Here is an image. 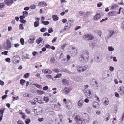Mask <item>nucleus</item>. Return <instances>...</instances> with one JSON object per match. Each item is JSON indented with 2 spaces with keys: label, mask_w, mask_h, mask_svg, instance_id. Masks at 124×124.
<instances>
[{
  "label": "nucleus",
  "mask_w": 124,
  "mask_h": 124,
  "mask_svg": "<svg viewBox=\"0 0 124 124\" xmlns=\"http://www.w3.org/2000/svg\"><path fill=\"white\" fill-rule=\"evenodd\" d=\"M89 53L86 50L83 51L81 53L80 57L79 58L80 61L83 62H87L89 59Z\"/></svg>",
  "instance_id": "obj_1"
},
{
  "label": "nucleus",
  "mask_w": 124,
  "mask_h": 124,
  "mask_svg": "<svg viewBox=\"0 0 124 124\" xmlns=\"http://www.w3.org/2000/svg\"><path fill=\"white\" fill-rule=\"evenodd\" d=\"M81 115L83 117V120L85 123H88L90 122V118L87 114L83 113H81Z\"/></svg>",
  "instance_id": "obj_2"
},
{
  "label": "nucleus",
  "mask_w": 124,
  "mask_h": 124,
  "mask_svg": "<svg viewBox=\"0 0 124 124\" xmlns=\"http://www.w3.org/2000/svg\"><path fill=\"white\" fill-rule=\"evenodd\" d=\"M63 102L65 104V106L67 109H69L71 108L72 106V102L70 100L67 101L66 99L65 98L63 99Z\"/></svg>",
  "instance_id": "obj_3"
},
{
  "label": "nucleus",
  "mask_w": 124,
  "mask_h": 124,
  "mask_svg": "<svg viewBox=\"0 0 124 124\" xmlns=\"http://www.w3.org/2000/svg\"><path fill=\"white\" fill-rule=\"evenodd\" d=\"M74 118L77 123L78 124H82V120L80 118L79 116L77 114H74L73 116Z\"/></svg>",
  "instance_id": "obj_4"
},
{
  "label": "nucleus",
  "mask_w": 124,
  "mask_h": 124,
  "mask_svg": "<svg viewBox=\"0 0 124 124\" xmlns=\"http://www.w3.org/2000/svg\"><path fill=\"white\" fill-rule=\"evenodd\" d=\"M87 65H85L84 67L81 66H79L77 69V71L79 73L83 72L86 70L88 68Z\"/></svg>",
  "instance_id": "obj_5"
},
{
  "label": "nucleus",
  "mask_w": 124,
  "mask_h": 124,
  "mask_svg": "<svg viewBox=\"0 0 124 124\" xmlns=\"http://www.w3.org/2000/svg\"><path fill=\"white\" fill-rule=\"evenodd\" d=\"M84 38L87 40H91L93 39L94 37L91 34H86L84 36Z\"/></svg>",
  "instance_id": "obj_6"
},
{
  "label": "nucleus",
  "mask_w": 124,
  "mask_h": 124,
  "mask_svg": "<svg viewBox=\"0 0 124 124\" xmlns=\"http://www.w3.org/2000/svg\"><path fill=\"white\" fill-rule=\"evenodd\" d=\"M20 59V57L17 56H14L12 58L13 62L15 64L18 63Z\"/></svg>",
  "instance_id": "obj_7"
},
{
  "label": "nucleus",
  "mask_w": 124,
  "mask_h": 124,
  "mask_svg": "<svg viewBox=\"0 0 124 124\" xmlns=\"http://www.w3.org/2000/svg\"><path fill=\"white\" fill-rule=\"evenodd\" d=\"M71 89L70 87H65L64 89L62 90V92L63 93L67 94L69 93Z\"/></svg>",
  "instance_id": "obj_8"
},
{
  "label": "nucleus",
  "mask_w": 124,
  "mask_h": 124,
  "mask_svg": "<svg viewBox=\"0 0 124 124\" xmlns=\"http://www.w3.org/2000/svg\"><path fill=\"white\" fill-rule=\"evenodd\" d=\"M42 71L43 73L44 74H50L52 73L51 71L50 70L48 69H43Z\"/></svg>",
  "instance_id": "obj_9"
},
{
  "label": "nucleus",
  "mask_w": 124,
  "mask_h": 124,
  "mask_svg": "<svg viewBox=\"0 0 124 124\" xmlns=\"http://www.w3.org/2000/svg\"><path fill=\"white\" fill-rule=\"evenodd\" d=\"M4 2L8 6H10L13 3V0H5Z\"/></svg>",
  "instance_id": "obj_10"
},
{
  "label": "nucleus",
  "mask_w": 124,
  "mask_h": 124,
  "mask_svg": "<svg viewBox=\"0 0 124 124\" xmlns=\"http://www.w3.org/2000/svg\"><path fill=\"white\" fill-rule=\"evenodd\" d=\"M115 32L113 30H110L109 33H108V36L107 38L108 39L111 37L114 34Z\"/></svg>",
  "instance_id": "obj_11"
},
{
  "label": "nucleus",
  "mask_w": 124,
  "mask_h": 124,
  "mask_svg": "<svg viewBox=\"0 0 124 124\" xmlns=\"http://www.w3.org/2000/svg\"><path fill=\"white\" fill-rule=\"evenodd\" d=\"M7 44L5 48L7 50H8L11 47V43L9 40H8L7 41Z\"/></svg>",
  "instance_id": "obj_12"
},
{
  "label": "nucleus",
  "mask_w": 124,
  "mask_h": 124,
  "mask_svg": "<svg viewBox=\"0 0 124 124\" xmlns=\"http://www.w3.org/2000/svg\"><path fill=\"white\" fill-rule=\"evenodd\" d=\"M119 92L120 94H122L124 93V88L123 86H122L120 87L119 89Z\"/></svg>",
  "instance_id": "obj_13"
},
{
  "label": "nucleus",
  "mask_w": 124,
  "mask_h": 124,
  "mask_svg": "<svg viewBox=\"0 0 124 124\" xmlns=\"http://www.w3.org/2000/svg\"><path fill=\"white\" fill-rule=\"evenodd\" d=\"M38 5L41 7H44L46 6L47 4L45 2L42 1L39 2L38 4Z\"/></svg>",
  "instance_id": "obj_14"
},
{
  "label": "nucleus",
  "mask_w": 124,
  "mask_h": 124,
  "mask_svg": "<svg viewBox=\"0 0 124 124\" xmlns=\"http://www.w3.org/2000/svg\"><path fill=\"white\" fill-rule=\"evenodd\" d=\"M62 83L64 85H68L69 84V82L67 79H64L62 80Z\"/></svg>",
  "instance_id": "obj_15"
},
{
  "label": "nucleus",
  "mask_w": 124,
  "mask_h": 124,
  "mask_svg": "<svg viewBox=\"0 0 124 124\" xmlns=\"http://www.w3.org/2000/svg\"><path fill=\"white\" fill-rule=\"evenodd\" d=\"M84 101L82 100H79L78 102V105L80 108L82 107L83 105Z\"/></svg>",
  "instance_id": "obj_16"
},
{
  "label": "nucleus",
  "mask_w": 124,
  "mask_h": 124,
  "mask_svg": "<svg viewBox=\"0 0 124 124\" xmlns=\"http://www.w3.org/2000/svg\"><path fill=\"white\" fill-rule=\"evenodd\" d=\"M103 100L104 101L103 103L105 106L108 105L109 104V101L107 98H104L103 99Z\"/></svg>",
  "instance_id": "obj_17"
},
{
  "label": "nucleus",
  "mask_w": 124,
  "mask_h": 124,
  "mask_svg": "<svg viewBox=\"0 0 124 124\" xmlns=\"http://www.w3.org/2000/svg\"><path fill=\"white\" fill-rule=\"evenodd\" d=\"M109 76V74L107 73V72L106 71L104 72L102 75V77L103 79H105Z\"/></svg>",
  "instance_id": "obj_18"
},
{
  "label": "nucleus",
  "mask_w": 124,
  "mask_h": 124,
  "mask_svg": "<svg viewBox=\"0 0 124 124\" xmlns=\"http://www.w3.org/2000/svg\"><path fill=\"white\" fill-rule=\"evenodd\" d=\"M70 21H68V22L66 24V26L65 27H67V28H64V31H65L66 30V29H67V30H68L70 28V23L69 22H70Z\"/></svg>",
  "instance_id": "obj_19"
},
{
  "label": "nucleus",
  "mask_w": 124,
  "mask_h": 124,
  "mask_svg": "<svg viewBox=\"0 0 124 124\" xmlns=\"http://www.w3.org/2000/svg\"><path fill=\"white\" fill-rule=\"evenodd\" d=\"M84 93L85 96L87 97H88V96H89L91 94V91L90 90H87L85 92H84Z\"/></svg>",
  "instance_id": "obj_20"
},
{
  "label": "nucleus",
  "mask_w": 124,
  "mask_h": 124,
  "mask_svg": "<svg viewBox=\"0 0 124 124\" xmlns=\"http://www.w3.org/2000/svg\"><path fill=\"white\" fill-rule=\"evenodd\" d=\"M116 14V13L115 11L110 12L108 13V15L111 16H114Z\"/></svg>",
  "instance_id": "obj_21"
},
{
  "label": "nucleus",
  "mask_w": 124,
  "mask_h": 124,
  "mask_svg": "<svg viewBox=\"0 0 124 124\" xmlns=\"http://www.w3.org/2000/svg\"><path fill=\"white\" fill-rule=\"evenodd\" d=\"M101 17V15L100 14L97 13L95 16L93 17V19L95 20H97L99 19Z\"/></svg>",
  "instance_id": "obj_22"
},
{
  "label": "nucleus",
  "mask_w": 124,
  "mask_h": 124,
  "mask_svg": "<svg viewBox=\"0 0 124 124\" xmlns=\"http://www.w3.org/2000/svg\"><path fill=\"white\" fill-rule=\"evenodd\" d=\"M52 18L53 20L54 21H57L59 19V17L55 15L52 16Z\"/></svg>",
  "instance_id": "obj_23"
},
{
  "label": "nucleus",
  "mask_w": 124,
  "mask_h": 124,
  "mask_svg": "<svg viewBox=\"0 0 124 124\" xmlns=\"http://www.w3.org/2000/svg\"><path fill=\"white\" fill-rule=\"evenodd\" d=\"M43 39L41 37L39 38L36 40V42L38 44H39L43 40Z\"/></svg>",
  "instance_id": "obj_24"
},
{
  "label": "nucleus",
  "mask_w": 124,
  "mask_h": 124,
  "mask_svg": "<svg viewBox=\"0 0 124 124\" xmlns=\"http://www.w3.org/2000/svg\"><path fill=\"white\" fill-rule=\"evenodd\" d=\"M6 108H2L0 109V115H3V113L4 112V110Z\"/></svg>",
  "instance_id": "obj_25"
},
{
  "label": "nucleus",
  "mask_w": 124,
  "mask_h": 124,
  "mask_svg": "<svg viewBox=\"0 0 124 124\" xmlns=\"http://www.w3.org/2000/svg\"><path fill=\"white\" fill-rule=\"evenodd\" d=\"M94 103L93 105V108H97L98 107V105L99 103L96 102H94Z\"/></svg>",
  "instance_id": "obj_26"
},
{
  "label": "nucleus",
  "mask_w": 124,
  "mask_h": 124,
  "mask_svg": "<svg viewBox=\"0 0 124 124\" xmlns=\"http://www.w3.org/2000/svg\"><path fill=\"white\" fill-rule=\"evenodd\" d=\"M39 25V22L38 21H36L34 23V25L35 27L38 26Z\"/></svg>",
  "instance_id": "obj_27"
},
{
  "label": "nucleus",
  "mask_w": 124,
  "mask_h": 124,
  "mask_svg": "<svg viewBox=\"0 0 124 124\" xmlns=\"http://www.w3.org/2000/svg\"><path fill=\"white\" fill-rule=\"evenodd\" d=\"M37 92L39 95H41L44 93V92L43 91L40 90L37 91Z\"/></svg>",
  "instance_id": "obj_28"
},
{
  "label": "nucleus",
  "mask_w": 124,
  "mask_h": 124,
  "mask_svg": "<svg viewBox=\"0 0 124 124\" xmlns=\"http://www.w3.org/2000/svg\"><path fill=\"white\" fill-rule=\"evenodd\" d=\"M42 23L45 25H47L49 24V22L48 21H42Z\"/></svg>",
  "instance_id": "obj_29"
},
{
  "label": "nucleus",
  "mask_w": 124,
  "mask_h": 124,
  "mask_svg": "<svg viewBox=\"0 0 124 124\" xmlns=\"http://www.w3.org/2000/svg\"><path fill=\"white\" fill-rule=\"evenodd\" d=\"M62 74L61 73L58 74L54 77V78H60L62 76Z\"/></svg>",
  "instance_id": "obj_30"
},
{
  "label": "nucleus",
  "mask_w": 124,
  "mask_h": 124,
  "mask_svg": "<svg viewBox=\"0 0 124 124\" xmlns=\"http://www.w3.org/2000/svg\"><path fill=\"white\" fill-rule=\"evenodd\" d=\"M108 49L109 51L110 52L113 51L114 50V49L111 46H108Z\"/></svg>",
  "instance_id": "obj_31"
},
{
  "label": "nucleus",
  "mask_w": 124,
  "mask_h": 124,
  "mask_svg": "<svg viewBox=\"0 0 124 124\" xmlns=\"http://www.w3.org/2000/svg\"><path fill=\"white\" fill-rule=\"evenodd\" d=\"M117 7L118 5L117 4H114L111 7V8L112 9H114Z\"/></svg>",
  "instance_id": "obj_32"
},
{
  "label": "nucleus",
  "mask_w": 124,
  "mask_h": 124,
  "mask_svg": "<svg viewBox=\"0 0 124 124\" xmlns=\"http://www.w3.org/2000/svg\"><path fill=\"white\" fill-rule=\"evenodd\" d=\"M33 85L38 88H42V86L41 85H39L37 84H34Z\"/></svg>",
  "instance_id": "obj_33"
},
{
  "label": "nucleus",
  "mask_w": 124,
  "mask_h": 124,
  "mask_svg": "<svg viewBox=\"0 0 124 124\" xmlns=\"http://www.w3.org/2000/svg\"><path fill=\"white\" fill-rule=\"evenodd\" d=\"M43 99L44 101L46 103L47 102L49 101V98L47 97H44Z\"/></svg>",
  "instance_id": "obj_34"
},
{
  "label": "nucleus",
  "mask_w": 124,
  "mask_h": 124,
  "mask_svg": "<svg viewBox=\"0 0 124 124\" xmlns=\"http://www.w3.org/2000/svg\"><path fill=\"white\" fill-rule=\"evenodd\" d=\"M31 121L30 119L27 118L25 121V123L26 124H29Z\"/></svg>",
  "instance_id": "obj_35"
},
{
  "label": "nucleus",
  "mask_w": 124,
  "mask_h": 124,
  "mask_svg": "<svg viewBox=\"0 0 124 124\" xmlns=\"http://www.w3.org/2000/svg\"><path fill=\"white\" fill-rule=\"evenodd\" d=\"M4 5L3 3H0V10H2L4 8Z\"/></svg>",
  "instance_id": "obj_36"
},
{
  "label": "nucleus",
  "mask_w": 124,
  "mask_h": 124,
  "mask_svg": "<svg viewBox=\"0 0 124 124\" xmlns=\"http://www.w3.org/2000/svg\"><path fill=\"white\" fill-rule=\"evenodd\" d=\"M25 80L22 79L20 80V83L22 85H23L25 82Z\"/></svg>",
  "instance_id": "obj_37"
},
{
  "label": "nucleus",
  "mask_w": 124,
  "mask_h": 124,
  "mask_svg": "<svg viewBox=\"0 0 124 124\" xmlns=\"http://www.w3.org/2000/svg\"><path fill=\"white\" fill-rule=\"evenodd\" d=\"M30 75V73H27L25 74L24 76L23 77L25 78H27L29 77Z\"/></svg>",
  "instance_id": "obj_38"
},
{
  "label": "nucleus",
  "mask_w": 124,
  "mask_h": 124,
  "mask_svg": "<svg viewBox=\"0 0 124 124\" xmlns=\"http://www.w3.org/2000/svg\"><path fill=\"white\" fill-rule=\"evenodd\" d=\"M47 30L46 28H42L40 29V31L42 32H44Z\"/></svg>",
  "instance_id": "obj_39"
},
{
  "label": "nucleus",
  "mask_w": 124,
  "mask_h": 124,
  "mask_svg": "<svg viewBox=\"0 0 124 124\" xmlns=\"http://www.w3.org/2000/svg\"><path fill=\"white\" fill-rule=\"evenodd\" d=\"M20 42L22 45H23L24 43V39L22 38H21L20 39Z\"/></svg>",
  "instance_id": "obj_40"
},
{
  "label": "nucleus",
  "mask_w": 124,
  "mask_h": 124,
  "mask_svg": "<svg viewBox=\"0 0 124 124\" xmlns=\"http://www.w3.org/2000/svg\"><path fill=\"white\" fill-rule=\"evenodd\" d=\"M84 13H85L82 11H80L79 12V14L80 16H83Z\"/></svg>",
  "instance_id": "obj_41"
},
{
  "label": "nucleus",
  "mask_w": 124,
  "mask_h": 124,
  "mask_svg": "<svg viewBox=\"0 0 124 124\" xmlns=\"http://www.w3.org/2000/svg\"><path fill=\"white\" fill-rule=\"evenodd\" d=\"M23 15L25 16H26L28 14V13L26 11H24L23 12Z\"/></svg>",
  "instance_id": "obj_42"
},
{
  "label": "nucleus",
  "mask_w": 124,
  "mask_h": 124,
  "mask_svg": "<svg viewBox=\"0 0 124 124\" xmlns=\"http://www.w3.org/2000/svg\"><path fill=\"white\" fill-rule=\"evenodd\" d=\"M30 8L32 9H34L36 8V6L34 5H32L30 7Z\"/></svg>",
  "instance_id": "obj_43"
},
{
  "label": "nucleus",
  "mask_w": 124,
  "mask_h": 124,
  "mask_svg": "<svg viewBox=\"0 0 124 124\" xmlns=\"http://www.w3.org/2000/svg\"><path fill=\"white\" fill-rule=\"evenodd\" d=\"M90 13L88 12H87L85 14L84 16L85 17H87L88 16V15L90 14Z\"/></svg>",
  "instance_id": "obj_44"
},
{
  "label": "nucleus",
  "mask_w": 124,
  "mask_h": 124,
  "mask_svg": "<svg viewBox=\"0 0 124 124\" xmlns=\"http://www.w3.org/2000/svg\"><path fill=\"white\" fill-rule=\"evenodd\" d=\"M23 24H20L19 25V28L20 30H23L24 29V28L23 26Z\"/></svg>",
  "instance_id": "obj_45"
},
{
  "label": "nucleus",
  "mask_w": 124,
  "mask_h": 124,
  "mask_svg": "<svg viewBox=\"0 0 124 124\" xmlns=\"http://www.w3.org/2000/svg\"><path fill=\"white\" fill-rule=\"evenodd\" d=\"M41 98V97L40 96H39L37 98H35L34 99V101L37 102L38 99H40Z\"/></svg>",
  "instance_id": "obj_46"
},
{
  "label": "nucleus",
  "mask_w": 124,
  "mask_h": 124,
  "mask_svg": "<svg viewBox=\"0 0 124 124\" xmlns=\"http://www.w3.org/2000/svg\"><path fill=\"white\" fill-rule=\"evenodd\" d=\"M101 60L102 59H101V58H100L99 56H98L97 57L96 60L98 62H100Z\"/></svg>",
  "instance_id": "obj_47"
},
{
  "label": "nucleus",
  "mask_w": 124,
  "mask_h": 124,
  "mask_svg": "<svg viewBox=\"0 0 124 124\" xmlns=\"http://www.w3.org/2000/svg\"><path fill=\"white\" fill-rule=\"evenodd\" d=\"M53 31L52 28L51 27L49 28L48 30V32L49 33H52Z\"/></svg>",
  "instance_id": "obj_48"
},
{
  "label": "nucleus",
  "mask_w": 124,
  "mask_h": 124,
  "mask_svg": "<svg viewBox=\"0 0 124 124\" xmlns=\"http://www.w3.org/2000/svg\"><path fill=\"white\" fill-rule=\"evenodd\" d=\"M45 47L47 48H51V47L48 44H46L45 45Z\"/></svg>",
  "instance_id": "obj_49"
},
{
  "label": "nucleus",
  "mask_w": 124,
  "mask_h": 124,
  "mask_svg": "<svg viewBox=\"0 0 124 124\" xmlns=\"http://www.w3.org/2000/svg\"><path fill=\"white\" fill-rule=\"evenodd\" d=\"M12 98L13 99V101H14L15 100H17L18 99H19V97L18 96H17L16 97H15L14 96H13Z\"/></svg>",
  "instance_id": "obj_50"
},
{
  "label": "nucleus",
  "mask_w": 124,
  "mask_h": 124,
  "mask_svg": "<svg viewBox=\"0 0 124 124\" xmlns=\"http://www.w3.org/2000/svg\"><path fill=\"white\" fill-rule=\"evenodd\" d=\"M30 58V55L29 54H27L24 57V58L26 59H29Z\"/></svg>",
  "instance_id": "obj_51"
},
{
  "label": "nucleus",
  "mask_w": 124,
  "mask_h": 124,
  "mask_svg": "<svg viewBox=\"0 0 124 124\" xmlns=\"http://www.w3.org/2000/svg\"><path fill=\"white\" fill-rule=\"evenodd\" d=\"M55 61V59L54 58V57L51 58V60L50 62L52 63H54Z\"/></svg>",
  "instance_id": "obj_52"
},
{
  "label": "nucleus",
  "mask_w": 124,
  "mask_h": 124,
  "mask_svg": "<svg viewBox=\"0 0 124 124\" xmlns=\"http://www.w3.org/2000/svg\"><path fill=\"white\" fill-rule=\"evenodd\" d=\"M40 99H38V101L37 102H38V103H42V98L41 97V98Z\"/></svg>",
  "instance_id": "obj_53"
},
{
  "label": "nucleus",
  "mask_w": 124,
  "mask_h": 124,
  "mask_svg": "<svg viewBox=\"0 0 124 124\" xmlns=\"http://www.w3.org/2000/svg\"><path fill=\"white\" fill-rule=\"evenodd\" d=\"M34 41L33 40V39H31L28 40V42L30 43H33Z\"/></svg>",
  "instance_id": "obj_54"
},
{
  "label": "nucleus",
  "mask_w": 124,
  "mask_h": 124,
  "mask_svg": "<svg viewBox=\"0 0 124 124\" xmlns=\"http://www.w3.org/2000/svg\"><path fill=\"white\" fill-rule=\"evenodd\" d=\"M20 21L23 23H25L26 22V21L24 19H21L20 20Z\"/></svg>",
  "instance_id": "obj_55"
},
{
  "label": "nucleus",
  "mask_w": 124,
  "mask_h": 124,
  "mask_svg": "<svg viewBox=\"0 0 124 124\" xmlns=\"http://www.w3.org/2000/svg\"><path fill=\"white\" fill-rule=\"evenodd\" d=\"M108 18L107 17H106L105 19H103L100 21L101 23H102L103 22H105L107 20Z\"/></svg>",
  "instance_id": "obj_56"
},
{
  "label": "nucleus",
  "mask_w": 124,
  "mask_h": 124,
  "mask_svg": "<svg viewBox=\"0 0 124 124\" xmlns=\"http://www.w3.org/2000/svg\"><path fill=\"white\" fill-rule=\"evenodd\" d=\"M109 70L111 72L113 71L114 70V68L113 67L110 66V67Z\"/></svg>",
  "instance_id": "obj_57"
},
{
  "label": "nucleus",
  "mask_w": 124,
  "mask_h": 124,
  "mask_svg": "<svg viewBox=\"0 0 124 124\" xmlns=\"http://www.w3.org/2000/svg\"><path fill=\"white\" fill-rule=\"evenodd\" d=\"M38 54V52L36 51H33L32 52V54L34 56H35Z\"/></svg>",
  "instance_id": "obj_58"
},
{
  "label": "nucleus",
  "mask_w": 124,
  "mask_h": 124,
  "mask_svg": "<svg viewBox=\"0 0 124 124\" xmlns=\"http://www.w3.org/2000/svg\"><path fill=\"white\" fill-rule=\"evenodd\" d=\"M110 118V117L108 116L107 117L104 118V121H108L109 120V119Z\"/></svg>",
  "instance_id": "obj_59"
},
{
  "label": "nucleus",
  "mask_w": 124,
  "mask_h": 124,
  "mask_svg": "<svg viewBox=\"0 0 124 124\" xmlns=\"http://www.w3.org/2000/svg\"><path fill=\"white\" fill-rule=\"evenodd\" d=\"M5 60L6 61L8 62H10V59L9 58H6Z\"/></svg>",
  "instance_id": "obj_60"
},
{
  "label": "nucleus",
  "mask_w": 124,
  "mask_h": 124,
  "mask_svg": "<svg viewBox=\"0 0 124 124\" xmlns=\"http://www.w3.org/2000/svg\"><path fill=\"white\" fill-rule=\"evenodd\" d=\"M53 71L56 73H58L59 72L58 69H54L53 70Z\"/></svg>",
  "instance_id": "obj_61"
},
{
  "label": "nucleus",
  "mask_w": 124,
  "mask_h": 124,
  "mask_svg": "<svg viewBox=\"0 0 124 124\" xmlns=\"http://www.w3.org/2000/svg\"><path fill=\"white\" fill-rule=\"evenodd\" d=\"M7 95L6 94L4 95L2 97V99L3 100L5 99L7 97Z\"/></svg>",
  "instance_id": "obj_62"
},
{
  "label": "nucleus",
  "mask_w": 124,
  "mask_h": 124,
  "mask_svg": "<svg viewBox=\"0 0 124 124\" xmlns=\"http://www.w3.org/2000/svg\"><path fill=\"white\" fill-rule=\"evenodd\" d=\"M26 117V116L25 115L24 113L22 115V117L23 119H26L25 117Z\"/></svg>",
  "instance_id": "obj_63"
},
{
  "label": "nucleus",
  "mask_w": 124,
  "mask_h": 124,
  "mask_svg": "<svg viewBox=\"0 0 124 124\" xmlns=\"http://www.w3.org/2000/svg\"><path fill=\"white\" fill-rule=\"evenodd\" d=\"M121 28L124 30V21L122 23L121 25Z\"/></svg>",
  "instance_id": "obj_64"
}]
</instances>
